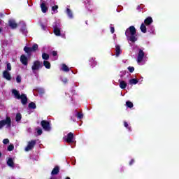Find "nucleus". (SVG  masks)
Listing matches in <instances>:
<instances>
[{
	"label": "nucleus",
	"mask_w": 179,
	"mask_h": 179,
	"mask_svg": "<svg viewBox=\"0 0 179 179\" xmlns=\"http://www.w3.org/2000/svg\"><path fill=\"white\" fill-rule=\"evenodd\" d=\"M52 55L53 57H57V55H58V53L57 52V51H52Z\"/></svg>",
	"instance_id": "42"
},
{
	"label": "nucleus",
	"mask_w": 179,
	"mask_h": 179,
	"mask_svg": "<svg viewBox=\"0 0 179 179\" xmlns=\"http://www.w3.org/2000/svg\"><path fill=\"white\" fill-rule=\"evenodd\" d=\"M38 49V45L37 43H35L33 45V46L31 48V51H37Z\"/></svg>",
	"instance_id": "30"
},
{
	"label": "nucleus",
	"mask_w": 179,
	"mask_h": 179,
	"mask_svg": "<svg viewBox=\"0 0 179 179\" xmlns=\"http://www.w3.org/2000/svg\"><path fill=\"white\" fill-rule=\"evenodd\" d=\"M62 82H63V83H68V80L67 78H64Z\"/></svg>",
	"instance_id": "45"
},
{
	"label": "nucleus",
	"mask_w": 179,
	"mask_h": 179,
	"mask_svg": "<svg viewBox=\"0 0 179 179\" xmlns=\"http://www.w3.org/2000/svg\"><path fill=\"white\" fill-rule=\"evenodd\" d=\"M0 62H1V59H0Z\"/></svg>",
	"instance_id": "54"
},
{
	"label": "nucleus",
	"mask_w": 179,
	"mask_h": 179,
	"mask_svg": "<svg viewBox=\"0 0 179 179\" xmlns=\"http://www.w3.org/2000/svg\"><path fill=\"white\" fill-rule=\"evenodd\" d=\"M137 9H138V10H139L141 9V6H138Z\"/></svg>",
	"instance_id": "47"
},
{
	"label": "nucleus",
	"mask_w": 179,
	"mask_h": 179,
	"mask_svg": "<svg viewBox=\"0 0 179 179\" xmlns=\"http://www.w3.org/2000/svg\"><path fill=\"white\" fill-rule=\"evenodd\" d=\"M16 82H17V83H22V77H20V76H17Z\"/></svg>",
	"instance_id": "36"
},
{
	"label": "nucleus",
	"mask_w": 179,
	"mask_h": 179,
	"mask_svg": "<svg viewBox=\"0 0 179 179\" xmlns=\"http://www.w3.org/2000/svg\"><path fill=\"white\" fill-rule=\"evenodd\" d=\"M127 69L130 72V73H134V71H135V68L134 66H129Z\"/></svg>",
	"instance_id": "35"
},
{
	"label": "nucleus",
	"mask_w": 179,
	"mask_h": 179,
	"mask_svg": "<svg viewBox=\"0 0 179 179\" xmlns=\"http://www.w3.org/2000/svg\"><path fill=\"white\" fill-rule=\"evenodd\" d=\"M73 133L69 132L67 136L64 138V139L67 143H72L73 142Z\"/></svg>",
	"instance_id": "8"
},
{
	"label": "nucleus",
	"mask_w": 179,
	"mask_h": 179,
	"mask_svg": "<svg viewBox=\"0 0 179 179\" xmlns=\"http://www.w3.org/2000/svg\"><path fill=\"white\" fill-rule=\"evenodd\" d=\"M0 33H2V28L0 27Z\"/></svg>",
	"instance_id": "49"
},
{
	"label": "nucleus",
	"mask_w": 179,
	"mask_h": 179,
	"mask_svg": "<svg viewBox=\"0 0 179 179\" xmlns=\"http://www.w3.org/2000/svg\"><path fill=\"white\" fill-rule=\"evenodd\" d=\"M62 71H63L64 72H69V67H68L66 64H63L62 66Z\"/></svg>",
	"instance_id": "25"
},
{
	"label": "nucleus",
	"mask_w": 179,
	"mask_h": 179,
	"mask_svg": "<svg viewBox=\"0 0 179 179\" xmlns=\"http://www.w3.org/2000/svg\"><path fill=\"white\" fill-rule=\"evenodd\" d=\"M2 157V153L0 152V158Z\"/></svg>",
	"instance_id": "52"
},
{
	"label": "nucleus",
	"mask_w": 179,
	"mask_h": 179,
	"mask_svg": "<svg viewBox=\"0 0 179 179\" xmlns=\"http://www.w3.org/2000/svg\"><path fill=\"white\" fill-rule=\"evenodd\" d=\"M37 143V141L36 140H31L28 143V145L25 148V152H29V150H31L34 146H36V143Z\"/></svg>",
	"instance_id": "5"
},
{
	"label": "nucleus",
	"mask_w": 179,
	"mask_h": 179,
	"mask_svg": "<svg viewBox=\"0 0 179 179\" xmlns=\"http://www.w3.org/2000/svg\"><path fill=\"white\" fill-rule=\"evenodd\" d=\"M41 27L42 30H45V27L44 24H41Z\"/></svg>",
	"instance_id": "46"
},
{
	"label": "nucleus",
	"mask_w": 179,
	"mask_h": 179,
	"mask_svg": "<svg viewBox=\"0 0 179 179\" xmlns=\"http://www.w3.org/2000/svg\"><path fill=\"white\" fill-rule=\"evenodd\" d=\"M42 59H45V61H48V59H50V55H48L47 53H43Z\"/></svg>",
	"instance_id": "26"
},
{
	"label": "nucleus",
	"mask_w": 179,
	"mask_h": 179,
	"mask_svg": "<svg viewBox=\"0 0 179 179\" xmlns=\"http://www.w3.org/2000/svg\"><path fill=\"white\" fill-rule=\"evenodd\" d=\"M21 120H22V114L17 113L15 116V121H17V122H19V121H21Z\"/></svg>",
	"instance_id": "29"
},
{
	"label": "nucleus",
	"mask_w": 179,
	"mask_h": 179,
	"mask_svg": "<svg viewBox=\"0 0 179 179\" xmlns=\"http://www.w3.org/2000/svg\"><path fill=\"white\" fill-rule=\"evenodd\" d=\"M124 125L125 127V128H127V129H129V131H131V127H129V125L128 124V122H124Z\"/></svg>",
	"instance_id": "37"
},
{
	"label": "nucleus",
	"mask_w": 179,
	"mask_h": 179,
	"mask_svg": "<svg viewBox=\"0 0 179 179\" xmlns=\"http://www.w3.org/2000/svg\"><path fill=\"white\" fill-rule=\"evenodd\" d=\"M37 129V134L40 136V135L43 134V129Z\"/></svg>",
	"instance_id": "39"
},
{
	"label": "nucleus",
	"mask_w": 179,
	"mask_h": 179,
	"mask_svg": "<svg viewBox=\"0 0 179 179\" xmlns=\"http://www.w3.org/2000/svg\"><path fill=\"white\" fill-rule=\"evenodd\" d=\"M53 31H54L55 36H61V29H59V28L55 27Z\"/></svg>",
	"instance_id": "22"
},
{
	"label": "nucleus",
	"mask_w": 179,
	"mask_h": 179,
	"mask_svg": "<svg viewBox=\"0 0 179 179\" xmlns=\"http://www.w3.org/2000/svg\"><path fill=\"white\" fill-rule=\"evenodd\" d=\"M153 23V18L152 17H148L144 20L145 26H150Z\"/></svg>",
	"instance_id": "11"
},
{
	"label": "nucleus",
	"mask_w": 179,
	"mask_h": 179,
	"mask_svg": "<svg viewBox=\"0 0 179 179\" xmlns=\"http://www.w3.org/2000/svg\"><path fill=\"white\" fill-rule=\"evenodd\" d=\"M140 29H141L142 33H147V31H148V29L146 28V24H145L144 23L141 24Z\"/></svg>",
	"instance_id": "21"
},
{
	"label": "nucleus",
	"mask_w": 179,
	"mask_h": 179,
	"mask_svg": "<svg viewBox=\"0 0 179 179\" xmlns=\"http://www.w3.org/2000/svg\"><path fill=\"white\" fill-rule=\"evenodd\" d=\"M89 65H90V66H92V68H94V66H96L97 65V62L96 61L95 58L93 57H90L89 59Z\"/></svg>",
	"instance_id": "12"
},
{
	"label": "nucleus",
	"mask_w": 179,
	"mask_h": 179,
	"mask_svg": "<svg viewBox=\"0 0 179 179\" xmlns=\"http://www.w3.org/2000/svg\"><path fill=\"white\" fill-rule=\"evenodd\" d=\"M41 8L43 13H47V12H48V7L45 4V1H43L41 3Z\"/></svg>",
	"instance_id": "10"
},
{
	"label": "nucleus",
	"mask_w": 179,
	"mask_h": 179,
	"mask_svg": "<svg viewBox=\"0 0 179 179\" xmlns=\"http://www.w3.org/2000/svg\"><path fill=\"white\" fill-rule=\"evenodd\" d=\"M120 54H121V46H120V45H117L115 46V55L116 57H120Z\"/></svg>",
	"instance_id": "16"
},
{
	"label": "nucleus",
	"mask_w": 179,
	"mask_h": 179,
	"mask_svg": "<svg viewBox=\"0 0 179 179\" xmlns=\"http://www.w3.org/2000/svg\"><path fill=\"white\" fill-rule=\"evenodd\" d=\"M41 125L44 131H46L47 132H50V131H51V124L49 121L42 120L41 122Z\"/></svg>",
	"instance_id": "3"
},
{
	"label": "nucleus",
	"mask_w": 179,
	"mask_h": 179,
	"mask_svg": "<svg viewBox=\"0 0 179 179\" xmlns=\"http://www.w3.org/2000/svg\"><path fill=\"white\" fill-rule=\"evenodd\" d=\"M65 179H71V178H69V177H66V178Z\"/></svg>",
	"instance_id": "50"
},
{
	"label": "nucleus",
	"mask_w": 179,
	"mask_h": 179,
	"mask_svg": "<svg viewBox=\"0 0 179 179\" xmlns=\"http://www.w3.org/2000/svg\"><path fill=\"white\" fill-rule=\"evenodd\" d=\"M29 108H31V110H36L37 108V106H36V103L31 102L28 105Z\"/></svg>",
	"instance_id": "23"
},
{
	"label": "nucleus",
	"mask_w": 179,
	"mask_h": 179,
	"mask_svg": "<svg viewBox=\"0 0 179 179\" xmlns=\"http://www.w3.org/2000/svg\"><path fill=\"white\" fill-rule=\"evenodd\" d=\"M120 89H126L128 84L125 81L119 80Z\"/></svg>",
	"instance_id": "18"
},
{
	"label": "nucleus",
	"mask_w": 179,
	"mask_h": 179,
	"mask_svg": "<svg viewBox=\"0 0 179 179\" xmlns=\"http://www.w3.org/2000/svg\"><path fill=\"white\" fill-rule=\"evenodd\" d=\"M126 106L127 107H128L129 108H132V107H134V103L129 101H127L126 102Z\"/></svg>",
	"instance_id": "31"
},
{
	"label": "nucleus",
	"mask_w": 179,
	"mask_h": 179,
	"mask_svg": "<svg viewBox=\"0 0 179 179\" xmlns=\"http://www.w3.org/2000/svg\"><path fill=\"white\" fill-rule=\"evenodd\" d=\"M40 68H43V63L38 60L34 62V64L31 66L32 71H38Z\"/></svg>",
	"instance_id": "4"
},
{
	"label": "nucleus",
	"mask_w": 179,
	"mask_h": 179,
	"mask_svg": "<svg viewBox=\"0 0 179 179\" xmlns=\"http://www.w3.org/2000/svg\"><path fill=\"white\" fill-rule=\"evenodd\" d=\"M43 66H45V68H46V69H50L51 63H50V62H48L47 60H44L43 61Z\"/></svg>",
	"instance_id": "20"
},
{
	"label": "nucleus",
	"mask_w": 179,
	"mask_h": 179,
	"mask_svg": "<svg viewBox=\"0 0 179 179\" xmlns=\"http://www.w3.org/2000/svg\"><path fill=\"white\" fill-rule=\"evenodd\" d=\"M136 34V29H135L134 26H130L125 31V36L129 41L131 43H135V41H138V38L135 36Z\"/></svg>",
	"instance_id": "1"
},
{
	"label": "nucleus",
	"mask_w": 179,
	"mask_h": 179,
	"mask_svg": "<svg viewBox=\"0 0 179 179\" xmlns=\"http://www.w3.org/2000/svg\"><path fill=\"white\" fill-rule=\"evenodd\" d=\"M12 93L15 99H17V100H21V103L23 106H26V104H27V96H26V94H22L20 95L19 91L15 89L12 90Z\"/></svg>",
	"instance_id": "2"
},
{
	"label": "nucleus",
	"mask_w": 179,
	"mask_h": 179,
	"mask_svg": "<svg viewBox=\"0 0 179 179\" xmlns=\"http://www.w3.org/2000/svg\"><path fill=\"white\" fill-rule=\"evenodd\" d=\"M114 31H115V29H114L113 27H110V33L112 34H114Z\"/></svg>",
	"instance_id": "43"
},
{
	"label": "nucleus",
	"mask_w": 179,
	"mask_h": 179,
	"mask_svg": "<svg viewBox=\"0 0 179 179\" xmlns=\"http://www.w3.org/2000/svg\"><path fill=\"white\" fill-rule=\"evenodd\" d=\"M138 82L139 80L136 78H132L129 80L130 85H136Z\"/></svg>",
	"instance_id": "27"
},
{
	"label": "nucleus",
	"mask_w": 179,
	"mask_h": 179,
	"mask_svg": "<svg viewBox=\"0 0 179 179\" xmlns=\"http://www.w3.org/2000/svg\"><path fill=\"white\" fill-rule=\"evenodd\" d=\"M21 31L22 33H26L27 31V29L26 28V24H23L22 27H21Z\"/></svg>",
	"instance_id": "33"
},
{
	"label": "nucleus",
	"mask_w": 179,
	"mask_h": 179,
	"mask_svg": "<svg viewBox=\"0 0 179 179\" xmlns=\"http://www.w3.org/2000/svg\"><path fill=\"white\" fill-rule=\"evenodd\" d=\"M0 24H2V20H0Z\"/></svg>",
	"instance_id": "51"
},
{
	"label": "nucleus",
	"mask_w": 179,
	"mask_h": 179,
	"mask_svg": "<svg viewBox=\"0 0 179 179\" xmlns=\"http://www.w3.org/2000/svg\"><path fill=\"white\" fill-rule=\"evenodd\" d=\"M20 62L22 64V65H24L25 66H27L29 64V59L26 55H22L20 57Z\"/></svg>",
	"instance_id": "9"
},
{
	"label": "nucleus",
	"mask_w": 179,
	"mask_h": 179,
	"mask_svg": "<svg viewBox=\"0 0 179 179\" xmlns=\"http://www.w3.org/2000/svg\"><path fill=\"white\" fill-rule=\"evenodd\" d=\"M66 14L69 16V19H73V13L70 8H66Z\"/></svg>",
	"instance_id": "19"
},
{
	"label": "nucleus",
	"mask_w": 179,
	"mask_h": 179,
	"mask_svg": "<svg viewBox=\"0 0 179 179\" xmlns=\"http://www.w3.org/2000/svg\"><path fill=\"white\" fill-rule=\"evenodd\" d=\"M15 149V145H13V144H10V145H8L7 150H8V152H12V150H13Z\"/></svg>",
	"instance_id": "34"
},
{
	"label": "nucleus",
	"mask_w": 179,
	"mask_h": 179,
	"mask_svg": "<svg viewBox=\"0 0 179 179\" xmlns=\"http://www.w3.org/2000/svg\"><path fill=\"white\" fill-rule=\"evenodd\" d=\"M145 57V52L142 49H139L138 54L137 57V62L141 64L142 61H143V58Z\"/></svg>",
	"instance_id": "7"
},
{
	"label": "nucleus",
	"mask_w": 179,
	"mask_h": 179,
	"mask_svg": "<svg viewBox=\"0 0 179 179\" xmlns=\"http://www.w3.org/2000/svg\"><path fill=\"white\" fill-rule=\"evenodd\" d=\"M134 163H135V159H132L129 162V166H132V164H134Z\"/></svg>",
	"instance_id": "41"
},
{
	"label": "nucleus",
	"mask_w": 179,
	"mask_h": 179,
	"mask_svg": "<svg viewBox=\"0 0 179 179\" xmlns=\"http://www.w3.org/2000/svg\"><path fill=\"white\" fill-rule=\"evenodd\" d=\"M8 25L13 29H16L17 27V23H16V22H15V20H10L8 21Z\"/></svg>",
	"instance_id": "13"
},
{
	"label": "nucleus",
	"mask_w": 179,
	"mask_h": 179,
	"mask_svg": "<svg viewBox=\"0 0 179 179\" xmlns=\"http://www.w3.org/2000/svg\"><path fill=\"white\" fill-rule=\"evenodd\" d=\"M3 123L2 122V120L0 121V129H2V128H3Z\"/></svg>",
	"instance_id": "44"
},
{
	"label": "nucleus",
	"mask_w": 179,
	"mask_h": 179,
	"mask_svg": "<svg viewBox=\"0 0 179 179\" xmlns=\"http://www.w3.org/2000/svg\"><path fill=\"white\" fill-rule=\"evenodd\" d=\"M24 51L27 54H28V55H30V54H31V52H33L32 50H31V48L27 47V46H25V47L24 48Z\"/></svg>",
	"instance_id": "24"
},
{
	"label": "nucleus",
	"mask_w": 179,
	"mask_h": 179,
	"mask_svg": "<svg viewBox=\"0 0 179 179\" xmlns=\"http://www.w3.org/2000/svg\"><path fill=\"white\" fill-rule=\"evenodd\" d=\"M71 120H73V118L71 117Z\"/></svg>",
	"instance_id": "53"
},
{
	"label": "nucleus",
	"mask_w": 179,
	"mask_h": 179,
	"mask_svg": "<svg viewBox=\"0 0 179 179\" xmlns=\"http://www.w3.org/2000/svg\"><path fill=\"white\" fill-rule=\"evenodd\" d=\"M7 71H12V65L10 63H7Z\"/></svg>",
	"instance_id": "38"
},
{
	"label": "nucleus",
	"mask_w": 179,
	"mask_h": 179,
	"mask_svg": "<svg viewBox=\"0 0 179 179\" xmlns=\"http://www.w3.org/2000/svg\"><path fill=\"white\" fill-rule=\"evenodd\" d=\"M75 117H78V120H82V118H83V113L81 112H77Z\"/></svg>",
	"instance_id": "28"
},
{
	"label": "nucleus",
	"mask_w": 179,
	"mask_h": 179,
	"mask_svg": "<svg viewBox=\"0 0 179 179\" xmlns=\"http://www.w3.org/2000/svg\"><path fill=\"white\" fill-rule=\"evenodd\" d=\"M1 121L4 127L5 125H6L7 128H10V127H12V119H10V117L6 116V120H3Z\"/></svg>",
	"instance_id": "6"
},
{
	"label": "nucleus",
	"mask_w": 179,
	"mask_h": 179,
	"mask_svg": "<svg viewBox=\"0 0 179 179\" xmlns=\"http://www.w3.org/2000/svg\"><path fill=\"white\" fill-rule=\"evenodd\" d=\"M3 77L4 79H6V80H10L12 79L10 73H9V71L6 70L3 72Z\"/></svg>",
	"instance_id": "14"
},
{
	"label": "nucleus",
	"mask_w": 179,
	"mask_h": 179,
	"mask_svg": "<svg viewBox=\"0 0 179 179\" xmlns=\"http://www.w3.org/2000/svg\"><path fill=\"white\" fill-rule=\"evenodd\" d=\"M58 5L53 6L52 7V12H55L56 13H58Z\"/></svg>",
	"instance_id": "32"
},
{
	"label": "nucleus",
	"mask_w": 179,
	"mask_h": 179,
	"mask_svg": "<svg viewBox=\"0 0 179 179\" xmlns=\"http://www.w3.org/2000/svg\"><path fill=\"white\" fill-rule=\"evenodd\" d=\"M7 166L9 167H15V162H13V159L8 158L7 160Z\"/></svg>",
	"instance_id": "17"
},
{
	"label": "nucleus",
	"mask_w": 179,
	"mask_h": 179,
	"mask_svg": "<svg viewBox=\"0 0 179 179\" xmlns=\"http://www.w3.org/2000/svg\"><path fill=\"white\" fill-rule=\"evenodd\" d=\"M50 179H57L55 177H51Z\"/></svg>",
	"instance_id": "48"
},
{
	"label": "nucleus",
	"mask_w": 179,
	"mask_h": 179,
	"mask_svg": "<svg viewBox=\"0 0 179 179\" xmlns=\"http://www.w3.org/2000/svg\"><path fill=\"white\" fill-rule=\"evenodd\" d=\"M59 173V166H56L55 168L52 169L51 174L52 176H57Z\"/></svg>",
	"instance_id": "15"
},
{
	"label": "nucleus",
	"mask_w": 179,
	"mask_h": 179,
	"mask_svg": "<svg viewBox=\"0 0 179 179\" xmlns=\"http://www.w3.org/2000/svg\"><path fill=\"white\" fill-rule=\"evenodd\" d=\"M3 143L4 145H8V143H9V139H8V138L3 139Z\"/></svg>",
	"instance_id": "40"
}]
</instances>
